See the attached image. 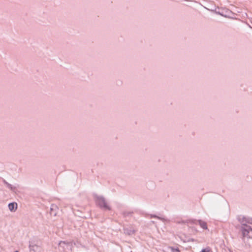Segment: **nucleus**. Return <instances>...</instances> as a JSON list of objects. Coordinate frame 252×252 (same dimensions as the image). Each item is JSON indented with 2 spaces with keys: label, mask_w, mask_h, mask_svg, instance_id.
<instances>
[{
  "label": "nucleus",
  "mask_w": 252,
  "mask_h": 252,
  "mask_svg": "<svg viewBox=\"0 0 252 252\" xmlns=\"http://www.w3.org/2000/svg\"><path fill=\"white\" fill-rule=\"evenodd\" d=\"M8 207L10 211L15 212L17 209V204L15 202L10 203H9Z\"/></svg>",
  "instance_id": "obj_10"
},
{
  "label": "nucleus",
  "mask_w": 252,
  "mask_h": 252,
  "mask_svg": "<svg viewBox=\"0 0 252 252\" xmlns=\"http://www.w3.org/2000/svg\"><path fill=\"white\" fill-rule=\"evenodd\" d=\"M172 252H181L179 249L178 248H172Z\"/></svg>",
  "instance_id": "obj_16"
},
{
  "label": "nucleus",
  "mask_w": 252,
  "mask_h": 252,
  "mask_svg": "<svg viewBox=\"0 0 252 252\" xmlns=\"http://www.w3.org/2000/svg\"><path fill=\"white\" fill-rule=\"evenodd\" d=\"M150 218H156L158 220H161L163 221H164L165 220V219L164 218L158 217L156 215H150Z\"/></svg>",
  "instance_id": "obj_12"
},
{
  "label": "nucleus",
  "mask_w": 252,
  "mask_h": 252,
  "mask_svg": "<svg viewBox=\"0 0 252 252\" xmlns=\"http://www.w3.org/2000/svg\"><path fill=\"white\" fill-rule=\"evenodd\" d=\"M29 248L30 252H39L41 250L40 247L35 244L34 242L32 240L29 241Z\"/></svg>",
  "instance_id": "obj_4"
},
{
  "label": "nucleus",
  "mask_w": 252,
  "mask_h": 252,
  "mask_svg": "<svg viewBox=\"0 0 252 252\" xmlns=\"http://www.w3.org/2000/svg\"><path fill=\"white\" fill-rule=\"evenodd\" d=\"M3 182L4 184L6 186V187L12 191L16 193L18 191V188H19L18 185L15 184V185H12L4 180L3 181Z\"/></svg>",
  "instance_id": "obj_6"
},
{
  "label": "nucleus",
  "mask_w": 252,
  "mask_h": 252,
  "mask_svg": "<svg viewBox=\"0 0 252 252\" xmlns=\"http://www.w3.org/2000/svg\"><path fill=\"white\" fill-rule=\"evenodd\" d=\"M14 252H19V251H15Z\"/></svg>",
  "instance_id": "obj_17"
},
{
  "label": "nucleus",
  "mask_w": 252,
  "mask_h": 252,
  "mask_svg": "<svg viewBox=\"0 0 252 252\" xmlns=\"http://www.w3.org/2000/svg\"><path fill=\"white\" fill-rule=\"evenodd\" d=\"M193 223L195 224H198L200 226V227L204 229H207V225L206 222L202 220H194L193 221Z\"/></svg>",
  "instance_id": "obj_9"
},
{
  "label": "nucleus",
  "mask_w": 252,
  "mask_h": 252,
  "mask_svg": "<svg viewBox=\"0 0 252 252\" xmlns=\"http://www.w3.org/2000/svg\"><path fill=\"white\" fill-rule=\"evenodd\" d=\"M64 245H65L67 247L69 246V244L68 243H65V242L64 241H61L60 243H59V246L60 247H63L64 248Z\"/></svg>",
  "instance_id": "obj_14"
},
{
  "label": "nucleus",
  "mask_w": 252,
  "mask_h": 252,
  "mask_svg": "<svg viewBox=\"0 0 252 252\" xmlns=\"http://www.w3.org/2000/svg\"><path fill=\"white\" fill-rule=\"evenodd\" d=\"M238 221L241 223L242 227L250 226L247 223L252 224V219L245 216H240L238 217Z\"/></svg>",
  "instance_id": "obj_3"
},
{
  "label": "nucleus",
  "mask_w": 252,
  "mask_h": 252,
  "mask_svg": "<svg viewBox=\"0 0 252 252\" xmlns=\"http://www.w3.org/2000/svg\"><path fill=\"white\" fill-rule=\"evenodd\" d=\"M95 202L96 205L102 210H111V208L108 205L106 200L103 196L95 195Z\"/></svg>",
  "instance_id": "obj_1"
},
{
  "label": "nucleus",
  "mask_w": 252,
  "mask_h": 252,
  "mask_svg": "<svg viewBox=\"0 0 252 252\" xmlns=\"http://www.w3.org/2000/svg\"><path fill=\"white\" fill-rule=\"evenodd\" d=\"M59 208L58 206L54 204H51L50 207V214L53 216H56L57 214Z\"/></svg>",
  "instance_id": "obj_8"
},
{
  "label": "nucleus",
  "mask_w": 252,
  "mask_h": 252,
  "mask_svg": "<svg viewBox=\"0 0 252 252\" xmlns=\"http://www.w3.org/2000/svg\"><path fill=\"white\" fill-rule=\"evenodd\" d=\"M133 213V212L130 211H125L123 212V215L124 217H128L131 215V214Z\"/></svg>",
  "instance_id": "obj_13"
},
{
  "label": "nucleus",
  "mask_w": 252,
  "mask_h": 252,
  "mask_svg": "<svg viewBox=\"0 0 252 252\" xmlns=\"http://www.w3.org/2000/svg\"><path fill=\"white\" fill-rule=\"evenodd\" d=\"M241 231L243 236V241L247 238L252 239V228L251 226L242 227Z\"/></svg>",
  "instance_id": "obj_2"
},
{
  "label": "nucleus",
  "mask_w": 252,
  "mask_h": 252,
  "mask_svg": "<svg viewBox=\"0 0 252 252\" xmlns=\"http://www.w3.org/2000/svg\"><path fill=\"white\" fill-rule=\"evenodd\" d=\"M124 233L128 235H131L135 232V230L131 228H125L124 229Z\"/></svg>",
  "instance_id": "obj_11"
},
{
  "label": "nucleus",
  "mask_w": 252,
  "mask_h": 252,
  "mask_svg": "<svg viewBox=\"0 0 252 252\" xmlns=\"http://www.w3.org/2000/svg\"><path fill=\"white\" fill-rule=\"evenodd\" d=\"M3 182L4 184L6 186V187L12 191L16 193L18 191V188H19L18 185L15 184V185H12L4 180L3 181Z\"/></svg>",
  "instance_id": "obj_5"
},
{
  "label": "nucleus",
  "mask_w": 252,
  "mask_h": 252,
  "mask_svg": "<svg viewBox=\"0 0 252 252\" xmlns=\"http://www.w3.org/2000/svg\"><path fill=\"white\" fill-rule=\"evenodd\" d=\"M3 182L4 184L6 186V187L12 191L16 193L18 191V188H19L18 185L15 184V185H12L4 180L3 181Z\"/></svg>",
  "instance_id": "obj_7"
},
{
  "label": "nucleus",
  "mask_w": 252,
  "mask_h": 252,
  "mask_svg": "<svg viewBox=\"0 0 252 252\" xmlns=\"http://www.w3.org/2000/svg\"><path fill=\"white\" fill-rule=\"evenodd\" d=\"M200 252H211V251L210 249L209 248H205V249H202Z\"/></svg>",
  "instance_id": "obj_15"
}]
</instances>
